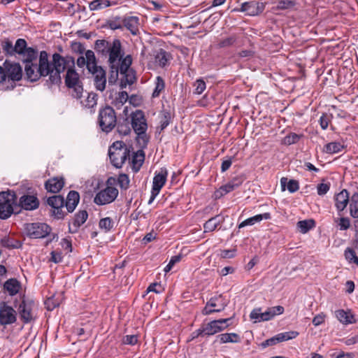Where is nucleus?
Instances as JSON below:
<instances>
[{"label": "nucleus", "instance_id": "1", "mask_svg": "<svg viewBox=\"0 0 358 358\" xmlns=\"http://www.w3.org/2000/svg\"><path fill=\"white\" fill-rule=\"evenodd\" d=\"M108 65L109 67L108 83L114 85L118 80L119 73L126 74L132 64L131 55L124 56V52L119 39H113L108 50Z\"/></svg>", "mask_w": 358, "mask_h": 358}, {"label": "nucleus", "instance_id": "2", "mask_svg": "<svg viewBox=\"0 0 358 358\" xmlns=\"http://www.w3.org/2000/svg\"><path fill=\"white\" fill-rule=\"evenodd\" d=\"M75 59L71 55L62 56L55 52L52 55V62H50V73L46 84L49 87L59 85L62 83L61 73L68 69L75 68Z\"/></svg>", "mask_w": 358, "mask_h": 358}, {"label": "nucleus", "instance_id": "3", "mask_svg": "<svg viewBox=\"0 0 358 358\" xmlns=\"http://www.w3.org/2000/svg\"><path fill=\"white\" fill-rule=\"evenodd\" d=\"M37 59H22L24 64V73L26 78L31 82H35L41 77L49 76L50 62L48 60V54L46 51L40 52L38 64L36 63Z\"/></svg>", "mask_w": 358, "mask_h": 358}, {"label": "nucleus", "instance_id": "4", "mask_svg": "<svg viewBox=\"0 0 358 358\" xmlns=\"http://www.w3.org/2000/svg\"><path fill=\"white\" fill-rule=\"evenodd\" d=\"M131 124L136 134V141L142 148H145L149 142V137L146 134L148 129L147 120L141 110H136L131 115Z\"/></svg>", "mask_w": 358, "mask_h": 358}, {"label": "nucleus", "instance_id": "5", "mask_svg": "<svg viewBox=\"0 0 358 358\" xmlns=\"http://www.w3.org/2000/svg\"><path fill=\"white\" fill-rule=\"evenodd\" d=\"M15 205H17V195L14 191L8 190L0 192V218L6 220L13 213H20V209L16 208Z\"/></svg>", "mask_w": 358, "mask_h": 358}, {"label": "nucleus", "instance_id": "6", "mask_svg": "<svg viewBox=\"0 0 358 358\" xmlns=\"http://www.w3.org/2000/svg\"><path fill=\"white\" fill-rule=\"evenodd\" d=\"M97 122L102 131L106 134L110 132L117 124L115 110L109 106L100 108Z\"/></svg>", "mask_w": 358, "mask_h": 358}, {"label": "nucleus", "instance_id": "7", "mask_svg": "<svg viewBox=\"0 0 358 358\" xmlns=\"http://www.w3.org/2000/svg\"><path fill=\"white\" fill-rule=\"evenodd\" d=\"M65 85L71 90V96L76 99H80L83 93V84L80 75L74 69H68L64 76Z\"/></svg>", "mask_w": 358, "mask_h": 358}, {"label": "nucleus", "instance_id": "8", "mask_svg": "<svg viewBox=\"0 0 358 358\" xmlns=\"http://www.w3.org/2000/svg\"><path fill=\"white\" fill-rule=\"evenodd\" d=\"M4 70L6 73V83L9 85L6 89H13L15 87V81H19L22 78V69L19 63H10L8 61L4 62Z\"/></svg>", "mask_w": 358, "mask_h": 358}, {"label": "nucleus", "instance_id": "9", "mask_svg": "<svg viewBox=\"0 0 358 358\" xmlns=\"http://www.w3.org/2000/svg\"><path fill=\"white\" fill-rule=\"evenodd\" d=\"M27 236L31 238H43L50 234L51 227L45 223H27L24 226Z\"/></svg>", "mask_w": 358, "mask_h": 358}, {"label": "nucleus", "instance_id": "10", "mask_svg": "<svg viewBox=\"0 0 358 358\" xmlns=\"http://www.w3.org/2000/svg\"><path fill=\"white\" fill-rule=\"evenodd\" d=\"M34 303L31 299H27L23 296L20 303L17 306L15 304V307L17 309L20 317L23 323L28 324L35 320L33 312Z\"/></svg>", "mask_w": 358, "mask_h": 358}, {"label": "nucleus", "instance_id": "11", "mask_svg": "<svg viewBox=\"0 0 358 358\" xmlns=\"http://www.w3.org/2000/svg\"><path fill=\"white\" fill-rule=\"evenodd\" d=\"M17 54L22 55L23 59L29 61L31 59H37L38 50L32 47H27V43L24 38H18L13 45V55Z\"/></svg>", "mask_w": 358, "mask_h": 358}, {"label": "nucleus", "instance_id": "12", "mask_svg": "<svg viewBox=\"0 0 358 358\" xmlns=\"http://www.w3.org/2000/svg\"><path fill=\"white\" fill-rule=\"evenodd\" d=\"M17 311L6 302L0 303V324L4 327L17 321Z\"/></svg>", "mask_w": 358, "mask_h": 358}, {"label": "nucleus", "instance_id": "13", "mask_svg": "<svg viewBox=\"0 0 358 358\" xmlns=\"http://www.w3.org/2000/svg\"><path fill=\"white\" fill-rule=\"evenodd\" d=\"M231 317L213 320L206 324L203 325L202 332L206 336L214 335L227 329L231 325Z\"/></svg>", "mask_w": 358, "mask_h": 358}, {"label": "nucleus", "instance_id": "14", "mask_svg": "<svg viewBox=\"0 0 358 358\" xmlns=\"http://www.w3.org/2000/svg\"><path fill=\"white\" fill-rule=\"evenodd\" d=\"M47 204L52 207V216L57 220H62L67 213L63 210L64 198L62 195H54L47 199Z\"/></svg>", "mask_w": 358, "mask_h": 358}, {"label": "nucleus", "instance_id": "15", "mask_svg": "<svg viewBox=\"0 0 358 358\" xmlns=\"http://www.w3.org/2000/svg\"><path fill=\"white\" fill-rule=\"evenodd\" d=\"M118 190L114 187L108 186L96 193L94 202L99 206L112 203L117 198Z\"/></svg>", "mask_w": 358, "mask_h": 358}, {"label": "nucleus", "instance_id": "16", "mask_svg": "<svg viewBox=\"0 0 358 358\" xmlns=\"http://www.w3.org/2000/svg\"><path fill=\"white\" fill-rule=\"evenodd\" d=\"M244 180L245 177L243 175L234 177L227 184L222 185L215 192V198L220 199L227 193L234 191L240 185H241Z\"/></svg>", "mask_w": 358, "mask_h": 358}, {"label": "nucleus", "instance_id": "17", "mask_svg": "<svg viewBox=\"0 0 358 358\" xmlns=\"http://www.w3.org/2000/svg\"><path fill=\"white\" fill-rule=\"evenodd\" d=\"M93 68L90 73L94 76V85L95 88L101 92L104 91L106 85V71L101 66H92Z\"/></svg>", "mask_w": 358, "mask_h": 358}, {"label": "nucleus", "instance_id": "18", "mask_svg": "<svg viewBox=\"0 0 358 358\" xmlns=\"http://www.w3.org/2000/svg\"><path fill=\"white\" fill-rule=\"evenodd\" d=\"M39 200L35 195L24 194L20 199L17 205H15V208L25 210H34L38 208Z\"/></svg>", "mask_w": 358, "mask_h": 358}, {"label": "nucleus", "instance_id": "19", "mask_svg": "<svg viewBox=\"0 0 358 358\" xmlns=\"http://www.w3.org/2000/svg\"><path fill=\"white\" fill-rule=\"evenodd\" d=\"M264 9L263 3L257 1H247L241 3L240 11L246 13L248 15L255 16L262 13Z\"/></svg>", "mask_w": 358, "mask_h": 358}, {"label": "nucleus", "instance_id": "20", "mask_svg": "<svg viewBox=\"0 0 358 358\" xmlns=\"http://www.w3.org/2000/svg\"><path fill=\"white\" fill-rule=\"evenodd\" d=\"M88 218V213L85 210H79L74 215L71 222L69 223V231L71 234H76L79 228L83 224Z\"/></svg>", "mask_w": 358, "mask_h": 358}, {"label": "nucleus", "instance_id": "21", "mask_svg": "<svg viewBox=\"0 0 358 358\" xmlns=\"http://www.w3.org/2000/svg\"><path fill=\"white\" fill-rule=\"evenodd\" d=\"M76 64L80 68L86 66L90 72L93 69L92 66L97 64L94 52L90 50H87L85 52V57L81 55L77 59Z\"/></svg>", "mask_w": 358, "mask_h": 358}, {"label": "nucleus", "instance_id": "22", "mask_svg": "<svg viewBox=\"0 0 358 358\" xmlns=\"http://www.w3.org/2000/svg\"><path fill=\"white\" fill-rule=\"evenodd\" d=\"M350 200V196L347 189H343L335 195V206L338 213L343 211Z\"/></svg>", "mask_w": 358, "mask_h": 358}, {"label": "nucleus", "instance_id": "23", "mask_svg": "<svg viewBox=\"0 0 358 358\" xmlns=\"http://www.w3.org/2000/svg\"><path fill=\"white\" fill-rule=\"evenodd\" d=\"M168 171L166 168H162L159 173H156L152 182V189L155 192H160L166 182Z\"/></svg>", "mask_w": 358, "mask_h": 358}, {"label": "nucleus", "instance_id": "24", "mask_svg": "<svg viewBox=\"0 0 358 358\" xmlns=\"http://www.w3.org/2000/svg\"><path fill=\"white\" fill-rule=\"evenodd\" d=\"M129 152H122L121 150L108 152L111 164L116 168H121L127 159Z\"/></svg>", "mask_w": 358, "mask_h": 358}, {"label": "nucleus", "instance_id": "25", "mask_svg": "<svg viewBox=\"0 0 358 358\" xmlns=\"http://www.w3.org/2000/svg\"><path fill=\"white\" fill-rule=\"evenodd\" d=\"M80 201V194L75 190L70 191L64 199V206L66 208L67 213H73Z\"/></svg>", "mask_w": 358, "mask_h": 358}, {"label": "nucleus", "instance_id": "26", "mask_svg": "<svg viewBox=\"0 0 358 358\" xmlns=\"http://www.w3.org/2000/svg\"><path fill=\"white\" fill-rule=\"evenodd\" d=\"M139 18L136 16H127L123 17V27L129 30L134 36L139 33L138 30Z\"/></svg>", "mask_w": 358, "mask_h": 358}, {"label": "nucleus", "instance_id": "27", "mask_svg": "<svg viewBox=\"0 0 358 358\" xmlns=\"http://www.w3.org/2000/svg\"><path fill=\"white\" fill-rule=\"evenodd\" d=\"M64 185L63 178L54 177L48 180L45 183V187L48 192L52 193L59 192Z\"/></svg>", "mask_w": 358, "mask_h": 358}, {"label": "nucleus", "instance_id": "28", "mask_svg": "<svg viewBox=\"0 0 358 358\" xmlns=\"http://www.w3.org/2000/svg\"><path fill=\"white\" fill-rule=\"evenodd\" d=\"M225 220V217L222 214L217 215L209 220H208L203 224L204 232H212L215 231L217 227L222 224Z\"/></svg>", "mask_w": 358, "mask_h": 358}, {"label": "nucleus", "instance_id": "29", "mask_svg": "<svg viewBox=\"0 0 358 358\" xmlns=\"http://www.w3.org/2000/svg\"><path fill=\"white\" fill-rule=\"evenodd\" d=\"M241 341V337L236 333H224L216 336L214 343L219 342L220 344L233 343H238Z\"/></svg>", "mask_w": 358, "mask_h": 358}, {"label": "nucleus", "instance_id": "30", "mask_svg": "<svg viewBox=\"0 0 358 358\" xmlns=\"http://www.w3.org/2000/svg\"><path fill=\"white\" fill-rule=\"evenodd\" d=\"M155 56V63L160 67H165L172 59L171 54L161 48L156 51Z\"/></svg>", "mask_w": 358, "mask_h": 358}, {"label": "nucleus", "instance_id": "31", "mask_svg": "<svg viewBox=\"0 0 358 358\" xmlns=\"http://www.w3.org/2000/svg\"><path fill=\"white\" fill-rule=\"evenodd\" d=\"M227 301L224 299L222 294L211 297L207 302V306L211 308H215V310L217 313L223 310L227 306Z\"/></svg>", "mask_w": 358, "mask_h": 358}, {"label": "nucleus", "instance_id": "32", "mask_svg": "<svg viewBox=\"0 0 358 358\" xmlns=\"http://www.w3.org/2000/svg\"><path fill=\"white\" fill-rule=\"evenodd\" d=\"M250 317L251 319L255 320L256 322H264L273 319L271 312L269 310V308H268L267 310L264 313L261 312V308L254 309L250 313Z\"/></svg>", "mask_w": 358, "mask_h": 358}, {"label": "nucleus", "instance_id": "33", "mask_svg": "<svg viewBox=\"0 0 358 358\" xmlns=\"http://www.w3.org/2000/svg\"><path fill=\"white\" fill-rule=\"evenodd\" d=\"M271 214L269 213H264L263 214L256 215L253 217H249L241 223L239 224L238 228H243L248 225H253L255 223L259 222L263 220H270Z\"/></svg>", "mask_w": 358, "mask_h": 358}, {"label": "nucleus", "instance_id": "34", "mask_svg": "<svg viewBox=\"0 0 358 358\" xmlns=\"http://www.w3.org/2000/svg\"><path fill=\"white\" fill-rule=\"evenodd\" d=\"M337 319L343 324H353L356 322L355 316L350 311L338 310L335 313Z\"/></svg>", "mask_w": 358, "mask_h": 358}, {"label": "nucleus", "instance_id": "35", "mask_svg": "<svg viewBox=\"0 0 358 358\" xmlns=\"http://www.w3.org/2000/svg\"><path fill=\"white\" fill-rule=\"evenodd\" d=\"M20 287V282L15 278L8 279L3 285L4 289H6L10 296L15 295L19 292Z\"/></svg>", "mask_w": 358, "mask_h": 358}, {"label": "nucleus", "instance_id": "36", "mask_svg": "<svg viewBox=\"0 0 358 358\" xmlns=\"http://www.w3.org/2000/svg\"><path fill=\"white\" fill-rule=\"evenodd\" d=\"M0 243L2 247L11 249H17L22 247L21 241L15 239L9 236H6L0 239Z\"/></svg>", "mask_w": 358, "mask_h": 358}, {"label": "nucleus", "instance_id": "37", "mask_svg": "<svg viewBox=\"0 0 358 358\" xmlns=\"http://www.w3.org/2000/svg\"><path fill=\"white\" fill-rule=\"evenodd\" d=\"M280 185L282 191L285 190L287 186V189L290 193H294L299 189V183L297 180L294 179L288 180V179L285 177H282L280 179Z\"/></svg>", "mask_w": 358, "mask_h": 358}, {"label": "nucleus", "instance_id": "38", "mask_svg": "<svg viewBox=\"0 0 358 358\" xmlns=\"http://www.w3.org/2000/svg\"><path fill=\"white\" fill-rule=\"evenodd\" d=\"M110 44L111 42L104 39L96 40L95 41L94 48L98 54H100L102 56H107Z\"/></svg>", "mask_w": 358, "mask_h": 358}, {"label": "nucleus", "instance_id": "39", "mask_svg": "<svg viewBox=\"0 0 358 358\" xmlns=\"http://www.w3.org/2000/svg\"><path fill=\"white\" fill-rule=\"evenodd\" d=\"M145 159V154L144 152L142 150H138L136 153H134L133 157H132V169L133 171L136 173L138 172L143 162Z\"/></svg>", "mask_w": 358, "mask_h": 358}, {"label": "nucleus", "instance_id": "40", "mask_svg": "<svg viewBox=\"0 0 358 358\" xmlns=\"http://www.w3.org/2000/svg\"><path fill=\"white\" fill-rule=\"evenodd\" d=\"M349 209L350 216L358 219V192H354L350 196Z\"/></svg>", "mask_w": 358, "mask_h": 358}, {"label": "nucleus", "instance_id": "41", "mask_svg": "<svg viewBox=\"0 0 358 358\" xmlns=\"http://www.w3.org/2000/svg\"><path fill=\"white\" fill-rule=\"evenodd\" d=\"M344 148V145L340 142H331L326 144L323 148V152L327 154L338 153Z\"/></svg>", "mask_w": 358, "mask_h": 358}, {"label": "nucleus", "instance_id": "42", "mask_svg": "<svg viewBox=\"0 0 358 358\" xmlns=\"http://www.w3.org/2000/svg\"><path fill=\"white\" fill-rule=\"evenodd\" d=\"M0 46L6 55H13V43L8 38H4L0 40Z\"/></svg>", "mask_w": 358, "mask_h": 358}, {"label": "nucleus", "instance_id": "43", "mask_svg": "<svg viewBox=\"0 0 358 358\" xmlns=\"http://www.w3.org/2000/svg\"><path fill=\"white\" fill-rule=\"evenodd\" d=\"M315 222L313 220H304L297 222V227L302 234L307 233L315 227Z\"/></svg>", "mask_w": 358, "mask_h": 358}, {"label": "nucleus", "instance_id": "44", "mask_svg": "<svg viewBox=\"0 0 358 358\" xmlns=\"http://www.w3.org/2000/svg\"><path fill=\"white\" fill-rule=\"evenodd\" d=\"M114 220L109 217L101 219L99 222V228L105 232L110 231L114 227Z\"/></svg>", "mask_w": 358, "mask_h": 358}, {"label": "nucleus", "instance_id": "45", "mask_svg": "<svg viewBox=\"0 0 358 358\" xmlns=\"http://www.w3.org/2000/svg\"><path fill=\"white\" fill-rule=\"evenodd\" d=\"M299 335V332L296 331H290L278 334L275 335L278 343L289 341L295 338Z\"/></svg>", "mask_w": 358, "mask_h": 358}, {"label": "nucleus", "instance_id": "46", "mask_svg": "<svg viewBox=\"0 0 358 358\" xmlns=\"http://www.w3.org/2000/svg\"><path fill=\"white\" fill-rule=\"evenodd\" d=\"M237 38L238 37L236 34H232L227 38L221 39L219 41L217 46L220 48L231 47L236 43Z\"/></svg>", "mask_w": 358, "mask_h": 358}, {"label": "nucleus", "instance_id": "47", "mask_svg": "<svg viewBox=\"0 0 358 358\" xmlns=\"http://www.w3.org/2000/svg\"><path fill=\"white\" fill-rule=\"evenodd\" d=\"M123 18L117 16L107 21V26L113 30L122 29Z\"/></svg>", "mask_w": 358, "mask_h": 358}, {"label": "nucleus", "instance_id": "48", "mask_svg": "<svg viewBox=\"0 0 358 358\" xmlns=\"http://www.w3.org/2000/svg\"><path fill=\"white\" fill-rule=\"evenodd\" d=\"M303 136V134H297L296 133H290L284 137L282 143L285 145H290L295 144L299 141V140Z\"/></svg>", "mask_w": 358, "mask_h": 358}, {"label": "nucleus", "instance_id": "49", "mask_svg": "<svg viewBox=\"0 0 358 358\" xmlns=\"http://www.w3.org/2000/svg\"><path fill=\"white\" fill-rule=\"evenodd\" d=\"M165 83L161 76H157L155 82V87L152 92V97H158L160 93L164 90Z\"/></svg>", "mask_w": 358, "mask_h": 358}, {"label": "nucleus", "instance_id": "50", "mask_svg": "<svg viewBox=\"0 0 358 358\" xmlns=\"http://www.w3.org/2000/svg\"><path fill=\"white\" fill-rule=\"evenodd\" d=\"M117 125V131L120 135L127 136L130 134L131 128L129 126V122L127 120H124L123 122H120Z\"/></svg>", "mask_w": 358, "mask_h": 358}, {"label": "nucleus", "instance_id": "51", "mask_svg": "<svg viewBox=\"0 0 358 358\" xmlns=\"http://www.w3.org/2000/svg\"><path fill=\"white\" fill-rule=\"evenodd\" d=\"M345 257L350 263H354L358 266V257L353 249L347 248L344 252Z\"/></svg>", "mask_w": 358, "mask_h": 358}, {"label": "nucleus", "instance_id": "52", "mask_svg": "<svg viewBox=\"0 0 358 358\" xmlns=\"http://www.w3.org/2000/svg\"><path fill=\"white\" fill-rule=\"evenodd\" d=\"M171 119V113L168 111H163L162 115L160 117V131L165 129L167 126L170 124Z\"/></svg>", "mask_w": 358, "mask_h": 358}, {"label": "nucleus", "instance_id": "53", "mask_svg": "<svg viewBox=\"0 0 358 358\" xmlns=\"http://www.w3.org/2000/svg\"><path fill=\"white\" fill-rule=\"evenodd\" d=\"M98 95L94 92L88 93V95L85 101V106L91 108L97 104Z\"/></svg>", "mask_w": 358, "mask_h": 358}, {"label": "nucleus", "instance_id": "54", "mask_svg": "<svg viewBox=\"0 0 358 358\" xmlns=\"http://www.w3.org/2000/svg\"><path fill=\"white\" fill-rule=\"evenodd\" d=\"M333 118L332 114L323 113L320 117L319 122L321 128L324 130L327 129L329 124Z\"/></svg>", "mask_w": 358, "mask_h": 358}, {"label": "nucleus", "instance_id": "55", "mask_svg": "<svg viewBox=\"0 0 358 358\" xmlns=\"http://www.w3.org/2000/svg\"><path fill=\"white\" fill-rule=\"evenodd\" d=\"M117 183L122 189H127L129 186V178L127 174H120L117 178Z\"/></svg>", "mask_w": 358, "mask_h": 358}, {"label": "nucleus", "instance_id": "56", "mask_svg": "<svg viewBox=\"0 0 358 358\" xmlns=\"http://www.w3.org/2000/svg\"><path fill=\"white\" fill-rule=\"evenodd\" d=\"M194 87H195L194 93L196 94H201L206 90V85L203 79L199 78L194 82Z\"/></svg>", "mask_w": 358, "mask_h": 358}, {"label": "nucleus", "instance_id": "57", "mask_svg": "<svg viewBox=\"0 0 358 358\" xmlns=\"http://www.w3.org/2000/svg\"><path fill=\"white\" fill-rule=\"evenodd\" d=\"M335 222L338 223L339 229L341 231H345L350 228V220L347 217H342L341 218L335 220Z\"/></svg>", "mask_w": 358, "mask_h": 358}, {"label": "nucleus", "instance_id": "58", "mask_svg": "<svg viewBox=\"0 0 358 358\" xmlns=\"http://www.w3.org/2000/svg\"><path fill=\"white\" fill-rule=\"evenodd\" d=\"M121 150L122 152H129L125 144L122 141H115L109 148L108 152L117 150Z\"/></svg>", "mask_w": 358, "mask_h": 358}, {"label": "nucleus", "instance_id": "59", "mask_svg": "<svg viewBox=\"0 0 358 358\" xmlns=\"http://www.w3.org/2000/svg\"><path fill=\"white\" fill-rule=\"evenodd\" d=\"M181 258H182V255H175V256H173L169 264L165 266V268H164V271L165 273H168L169 272L171 268H173V266L178 262H179L180 260H181Z\"/></svg>", "mask_w": 358, "mask_h": 358}, {"label": "nucleus", "instance_id": "60", "mask_svg": "<svg viewBox=\"0 0 358 358\" xmlns=\"http://www.w3.org/2000/svg\"><path fill=\"white\" fill-rule=\"evenodd\" d=\"M71 48L73 52L78 53L80 55H83L85 51V48L83 44H82L80 42H76V41L71 42Z\"/></svg>", "mask_w": 358, "mask_h": 358}, {"label": "nucleus", "instance_id": "61", "mask_svg": "<svg viewBox=\"0 0 358 358\" xmlns=\"http://www.w3.org/2000/svg\"><path fill=\"white\" fill-rule=\"evenodd\" d=\"M295 3L290 0H280L278 2V8L285 10L294 6Z\"/></svg>", "mask_w": 358, "mask_h": 358}, {"label": "nucleus", "instance_id": "62", "mask_svg": "<svg viewBox=\"0 0 358 358\" xmlns=\"http://www.w3.org/2000/svg\"><path fill=\"white\" fill-rule=\"evenodd\" d=\"M330 189V183H320L317 187V194L320 196L326 194Z\"/></svg>", "mask_w": 358, "mask_h": 358}, {"label": "nucleus", "instance_id": "63", "mask_svg": "<svg viewBox=\"0 0 358 358\" xmlns=\"http://www.w3.org/2000/svg\"><path fill=\"white\" fill-rule=\"evenodd\" d=\"M50 255H51L50 261L54 262V263H55V264H58V263L62 262V261L63 259V257L62 255V252H61L52 251L50 252Z\"/></svg>", "mask_w": 358, "mask_h": 358}, {"label": "nucleus", "instance_id": "64", "mask_svg": "<svg viewBox=\"0 0 358 358\" xmlns=\"http://www.w3.org/2000/svg\"><path fill=\"white\" fill-rule=\"evenodd\" d=\"M138 342L136 335H127L124 337L123 343L127 345H134Z\"/></svg>", "mask_w": 358, "mask_h": 358}]
</instances>
